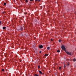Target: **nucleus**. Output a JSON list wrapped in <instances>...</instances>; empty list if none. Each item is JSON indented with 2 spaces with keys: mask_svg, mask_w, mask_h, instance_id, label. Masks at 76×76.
<instances>
[{
  "mask_svg": "<svg viewBox=\"0 0 76 76\" xmlns=\"http://www.w3.org/2000/svg\"><path fill=\"white\" fill-rule=\"evenodd\" d=\"M34 76H38V75H37V74H35L34 75Z\"/></svg>",
  "mask_w": 76,
  "mask_h": 76,
  "instance_id": "obj_12",
  "label": "nucleus"
},
{
  "mask_svg": "<svg viewBox=\"0 0 76 76\" xmlns=\"http://www.w3.org/2000/svg\"><path fill=\"white\" fill-rule=\"evenodd\" d=\"M39 72L40 73V74H42V72H41V71H39Z\"/></svg>",
  "mask_w": 76,
  "mask_h": 76,
  "instance_id": "obj_9",
  "label": "nucleus"
},
{
  "mask_svg": "<svg viewBox=\"0 0 76 76\" xmlns=\"http://www.w3.org/2000/svg\"><path fill=\"white\" fill-rule=\"evenodd\" d=\"M2 71H4V70L3 69H2Z\"/></svg>",
  "mask_w": 76,
  "mask_h": 76,
  "instance_id": "obj_22",
  "label": "nucleus"
},
{
  "mask_svg": "<svg viewBox=\"0 0 76 76\" xmlns=\"http://www.w3.org/2000/svg\"><path fill=\"white\" fill-rule=\"evenodd\" d=\"M20 30L21 31H23V29L21 27L20 28Z\"/></svg>",
  "mask_w": 76,
  "mask_h": 76,
  "instance_id": "obj_4",
  "label": "nucleus"
},
{
  "mask_svg": "<svg viewBox=\"0 0 76 76\" xmlns=\"http://www.w3.org/2000/svg\"><path fill=\"white\" fill-rule=\"evenodd\" d=\"M61 48L64 51H65V50H66V48H65V47H64V45L62 46Z\"/></svg>",
  "mask_w": 76,
  "mask_h": 76,
  "instance_id": "obj_2",
  "label": "nucleus"
},
{
  "mask_svg": "<svg viewBox=\"0 0 76 76\" xmlns=\"http://www.w3.org/2000/svg\"><path fill=\"white\" fill-rule=\"evenodd\" d=\"M61 39H59V42H61Z\"/></svg>",
  "mask_w": 76,
  "mask_h": 76,
  "instance_id": "obj_13",
  "label": "nucleus"
},
{
  "mask_svg": "<svg viewBox=\"0 0 76 76\" xmlns=\"http://www.w3.org/2000/svg\"><path fill=\"white\" fill-rule=\"evenodd\" d=\"M28 0H26V2H27V3H28Z\"/></svg>",
  "mask_w": 76,
  "mask_h": 76,
  "instance_id": "obj_16",
  "label": "nucleus"
},
{
  "mask_svg": "<svg viewBox=\"0 0 76 76\" xmlns=\"http://www.w3.org/2000/svg\"><path fill=\"white\" fill-rule=\"evenodd\" d=\"M65 53L68 54V55H69V56L71 55V52H67V51H65Z\"/></svg>",
  "mask_w": 76,
  "mask_h": 76,
  "instance_id": "obj_1",
  "label": "nucleus"
},
{
  "mask_svg": "<svg viewBox=\"0 0 76 76\" xmlns=\"http://www.w3.org/2000/svg\"><path fill=\"white\" fill-rule=\"evenodd\" d=\"M57 53H60V50H57Z\"/></svg>",
  "mask_w": 76,
  "mask_h": 76,
  "instance_id": "obj_11",
  "label": "nucleus"
},
{
  "mask_svg": "<svg viewBox=\"0 0 76 76\" xmlns=\"http://www.w3.org/2000/svg\"><path fill=\"white\" fill-rule=\"evenodd\" d=\"M1 21H0V24H1Z\"/></svg>",
  "mask_w": 76,
  "mask_h": 76,
  "instance_id": "obj_23",
  "label": "nucleus"
},
{
  "mask_svg": "<svg viewBox=\"0 0 76 76\" xmlns=\"http://www.w3.org/2000/svg\"><path fill=\"white\" fill-rule=\"evenodd\" d=\"M6 28L5 27H3V29H6Z\"/></svg>",
  "mask_w": 76,
  "mask_h": 76,
  "instance_id": "obj_7",
  "label": "nucleus"
},
{
  "mask_svg": "<svg viewBox=\"0 0 76 76\" xmlns=\"http://www.w3.org/2000/svg\"><path fill=\"white\" fill-rule=\"evenodd\" d=\"M38 68L39 69V68H40V66H38Z\"/></svg>",
  "mask_w": 76,
  "mask_h": 76,
  "instance_id": "obj_17",
  "label": "nucleus"
},
{
  "mask_svg": "<svg viewBox=\"0 0 76 76\" xmlns=\"http://www.w3.org/2000/svg\"><path fill=\"white\" fill-rule=\"evenodd\" d=\"M6 3H4V6H5V5H6Z\"/></svg>",
  "mask_w": 76,
  "mask_h": 76,
  "instance_id": "obj_14",
  "label": "nucleus"
},
{
  "mask_svg": "<svg viewBox=\"0 0 76 76\" xmlns=\"http://www.w3.org/2000/svg\"><path fill=\"white\" fill-rule=\"evenodd\" d=\"M30 1H33L34 0H30Z\"/></svg>",
  "mask_w": 76,
  "mask_h": 76,
  "instance_id": "obj_19",
  "label": "nucleus"
},
{
  "mask_svg": "<svg viewBox=\"0 0 76 76\" xmlns=\"http://www.w3.org/2000/svg\"><path fill=\"white\" fill-rule=\"evenodd\" d=\"M67 64H68V66H69V63H68Z\"/></svg>",
  "mask_w": 76,
  "mask_h": 76,
  "instance_id": "obj_24",
  "label": "nucleus"
},
{
  "mask_svg": "<svg viewBox=\"0 0 76 76\" xmlns=\"http://www.w3.org/2000/svg\"><path fill=\"white\" fill-rule=\"evenodd\" d=\"M51 41H53V40L52 39H51Z\"/></svg>",
  "mask_w": 76,
  "mask_h": 76,
  "instance_id": "obj_25",
  "label": "nucleus"
},
{
  "mask_svg": "<svg viewBox=\"0 0 76 76\" xmlns=\"http://www.w3.org/2000/svg\"><path fill=\"white\" fill-rule=\"evenodd\" d=\"M76 61V59L75 58H74L73 59V61Z\"/></svg>",
  "mask_w": 76,
  "mask_h": 76,
  "instance_id": "obj_5",
  "label": "nucleus"
},
{
  "mask_svg": "<svg viewBox=\"0 0 76 76\" xmlns=\"http://www.w3.org/2000/svg\"><path fill=\"white\" fill-rule=\"evenodd\" d=\"M39 48H42L43 46H42V45H39Z\"/></svg>",
  "mask_w": 76,
  "mask_h": 76,
  "instance_id": "obj_3",
  "label": "nucleus"
},
{
  "mask_svg": "<svg viewBox=\"0 0 76 76\" xmlns=\"http://www.w3.org/2000/svg\"><path fill=\"white\" fill-rule=\"evenodd\" d=\"M4 14V13H6V12H2Z\"/></svg>",
  "mask_w": 76,
  "mask_h": 76,
  "instance_id": "obj_20",
  "label": "nucleus"
},
{
  "mask_svg": "<svg viewBox=\"0 0 76 76\" xmlns=\"http://www.w3.org/2000/svg\"><path fill=\"white\" fill-rule=\"evenodd\" d=\"M66 65H64V67H66Z\"/></svg>",
  "mask_w": 76,
  "mask_h": 76,
  "instance_id": "obj_18",
  "label": "nucleus"
},
{
  "mask_svg": "<svg viewBox=\"0 0 76 76\" xmlns=\"http://www.w3.org/2000/svg\"><path fill=\"white\" fill-rule=\"evenodd\" d=\"M47 49V50H50V47H48Z\"/></svg>",
  "mask_w": 76,
  "mask_h": 76,
  "instance_id": "obj_6",
  "label": "nucleus"
},
{
  "mask_svg": "<svg viewBox=\"0 0 76 76\" xmlns=\"http://www.w3.org/2000/svg\"><path fill=\"white\" fill-rule=\"evenodd\" d=\"M35 1H40V0H35Z\"/></svg>",
  "mask_w": 76,
  "mask_h": 76,
  "instance_id": "obj_10",
  "label": "nucleus"
},
{
  "mask_svg": "<svg viewBox=\"0 0 76 76\" xmlns=\"http://www.w3.org/2000/svg\"><path fill=\"white\" fill-rule=\"evenodd\" d=\"M42 52H41V51H40L39 52V53H41Z\"/></svg>",
  "mask_w": 76,
  "mask_h": 76,
  "instance_id": "obj_21",
  "label": "nucleus"
},
{
  "mask_svg": "<svg viewBox=\"0 0 76 76\" xmlns=\"http://www.w3.org/2000/svg\"><path fill=\"white\" fill-rule=\"evenodd\" d=\"M48 54H46L45 55V56H48Z\"/></svg>",
  "mask_w": 76,
  "mask_h": 76,
  "instance_id": "obj_8",
  "label": "nucleus"
},
{
  "mask_svg": "<svg viewBox=\"0 0 76 76\" xmlns=\"http://www.w3.org/2000/svg\"><path fill=\"white\" fill-rule=\"evenodd\" d=\"M61 69V67H59V69L60 70V69Z\"/></svg>",
  "mask_w": 76,
  "mask_h": 76,
  "instance_id": "obj_15",
  "label": "nucleus"
}]
</instances>
